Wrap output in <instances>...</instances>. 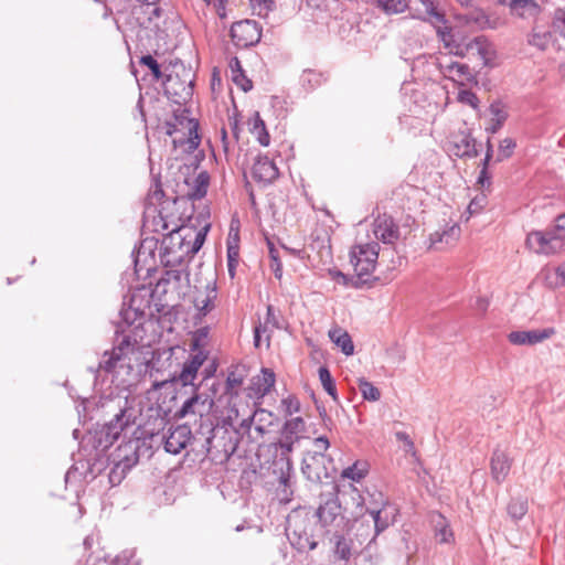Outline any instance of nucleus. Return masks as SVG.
Listing matches in <instances>:
<instances>
[{"label": "nucleus", "instance_id": "nucleus-46", "mask_svg": "<svg viewBox=\"0 0 565 565\" xmlns=\"http://www.w3.org/2000/svg\"><path fill=\"white\" fill-rule=\"evenodd\" d=\"M487 196L484 193L476 195L469 203L467 211L469 215L479 214L487 205Z\"/></svg>", "mask_w": 565, "mask_h": 565}, {"label": "nucleus", "instance_id": "nucleus-15", "mask_svg": "<svg viewBox=\"0 0 565 565\" xmlns=\"http://www.w3.org/2000/svg\"><path fill=\"white\" fill-rule=\"evenodd\" d=\"M413 17L431 23H443L446 20L441 12L437 9V0H413L412 1Z\"/></svg>", "mask_w": 565, "mask_h": 565}, {"label": "nucleus", "instance_id": "nucleus-59", "mask_svg": "<svg viewBox=\"0 0 565 565\" xmlns=\"http://www.w3.org/2000/svg\"><path fill=\"white\" fill-rule=\"evenodd\" d=\"M331 275H332L333 279H335L338 281H341L342 284L347 285L348 277L344 274H342L341 271L335 270V271H332Z\"/></svg>", "mask_w": 565, "mask_h": 565}, {"label": "nucleus", "instance_id": "nucleus-54", "mask_svg": "<svg viewBox=\"0 0 565 565\" xmlns=\"http://www.w3.org/2000/svg\"><path fill=\"white\" fill-rule=\"evenodd\" d=\"M207 6H212L220 18H225V0H203Z\"/></svg>", "mask_w": 565, "mask_h": 565}, {"label": "nucleus", "instance_id": "nucleus-12", "mask_svg": "<svg viewBox=\"0 0 565 565\" xmlns=\"http://www.w3.org/2000/svg\"><path fill=\"white\" fill-rule=\"evenodd\" d=\"M372 232L376 239L384 244H394L399 238V228L394 220L387 215H379L373 224Z\"/></svg>", "mask_w": 565, "mask_h": 565}, {"label": "nucleus", "instance_id": "nucleus-21", "mask_svg": "<svg viewBox=\"0 0 565 565\" xmlns=\"http://www.w3.org/2000/svg\"><path fill=\"white\" fill-rule=\"evenodd\" d=\"M206 360V354L202 351L196 352L191 355L182 366V370L179 374V381L182 385H191L196 377L198 371L201 369L203 363Z\"/></svg>", "mask_w": 565, "mask_h": 565}, {"label": "nucleus", "instance_id": "nucleus-50", "mask_svg": "<svg viewBox=\"0 0 565 565\" xmlns=\"http://www.w3.org/2000/svg\"><path fill=\"white\" fill-rule=\"evenodd\" d=\"M281 405L284 407V411L287 415H291L294 413L299 412L300 409V403L298 398H296L292 395L287 396L281 401Z\"/></svg>", "mask_w": 565, "mask_h": 565}, {"label": "nucleus", "instance_id": "nucleus-35", "mask_svg": "<svg viewBox=\"0 0 565 565\" xmlns=\"http://www.w3.org/2000/svg\"><path fill=\"white\" fill-rule=\"evenodd\" d=\"M250 131L256 137L257 141L262 146L267 147L269 145V142H270L269 134L266 129L264 120L260 118L258 113H256L252 119Z\"/></svg>", "mask_w": 565, "mask_h": 565}, {"label": "nucleus", "instance_id": "nucleus-5", "mask_svg": "<svg viewBox=\"0 0 565 565\" xmlns=\"http://www.w3.org/2000/svg\"><path fill=\"white\" fill-rule=\"evenodd\" d=\"M198 129L199 122L190 118L189 111L183 109L174 116V122L169 124L167 134L173 137L175 148L180 147L184 152H193L201 142Z\"/></svg>", "mask_w": 565, "mask_h": 565}, {"label": "nucleus", "instance_id": "nucleus-47", "mask_svg": "<svg viewBox=\"0 0 565 565\" xmlns=\"http://www.w3.org/2000/svg\"><path fill=\"white\" fill-rule=\"evenodd\" d=\"M458 100L462 104L469 105L473 109H477L479 105V98L477 97V95L468 89L459 90Z\"/></svg>", "mask_w": 565, "mask_h": 565}, {"label": "nucleus", "instance_id": "nucleus-17", "mask_svg": "<svg viewBox=\"0 0 565 565\" xmlns=\"http://www.w3.org/2000/svg\"><path fill=\"white\" fill-rule=\"evenodd\" d=\"M252 177L257 182L268 184L278 177V168L268 157L258 156L252 168Z\"/></svg>", "mask_w": 565, "mask_h": 565}, {"label": "nucleus", "instance_id": "nucleus-30", "mask_svg": "<svg viewBox=\"0 0 565 565\" xmlns=\"http://www.w3.org/2000/svg\"><path fill=\"white\" fill-rule=\"evenodd\" d=\"M333 555L337 559L348 563L352 556V540L335 533L332 539Z\"/></svg>", "mask_w": 565, "mask_h": 565}, {"label": "nucleus", "instance_id": "nucleus-45", "mask_svg": "<svg viewBox=\"0 0 565 565\" xmlns=\"http://www.w3.org/2000/svg\"><path fill=\"white\" fill-rule=\"evenodd\" d=\"M245 379L244 372L239 367H235L230 371L226 379V386L228 390H234L239 387Z\"/></svg>", "mask_w": 565, "mask_h": 565}, {"label": "nucleus", "instance_id": "nucleus-2", "mask_svg": "<svg viewBox=\"0 0 565 565\" xmlns=\"http://www.w3.org/2000/svg\"><path fill=\"white\" fill-rule=\"evenodd\" d=\"M210 224L200 230L192 225H174L170 232L163 235L161 241V254L169 264H180L185 258L196 254L204 244Z\"/></svg>", "mask_w": 565, "mask_h": 565}, {"label": "nucleus", "instance_id": "nucleus-20", "mask_svg": "<svg viewBox=\"0 0 565 565\" xmlns=\"http://www.w3.org/2000/svg\"><path fill=\"white\" fill-rule=\"evenodd\" d=\"M276 382L275 373L270 369H262L260 374L256 375L252 380L250 392L252 396L262 398L267 395L274 387Z\"/></svg>", "mask_w": 565, "mask_h": 565}, {"label": "nucleus", "instance_id": "nucleus-14", "mask_svg": "<svg viewBox=\"0 0 565 565\" xmlns=\"http://www.w3.org/2000/svg\"><path fill=\"white\" fill-rule=\"evenodd\" d=\"M132 424L131 415L127 414L126 409H120L115 418L107 423L103 429L105 446L113 445Z\"/></svg>", "mask_w": 565, "mask_h": 565}, {"label": "nucleus", "instance_id": "nucleus-25", "mask_svg": "<svg viewBox=\"0 0 565 565\" xmlns=\"http://www.w3.org/2000/svg\"><path fill=\"white\" fill-rule=\"evenodd\" d=\"M500 3L509 6L512 13L520 18L535 17L540 8L534 0H498Z\"/></svg>", "mask_w": 565, "mask_h": 565}, {"label": "nucleus", "instance_id": "nucleus-55", "mask_svg": "<svg viewBox=\"0 0 565 565\" xmlns=\"http://www.w3.org/2000/svg\"><path fill=\"white\" fill-rule=\"evenodd\" d=\"M313 446L316 448L315 451H320V452L324 454L329 449L330 443L327 437L321 436V437L313 439Z\"/></svg>", "mask_w": 565, "mask_h": 565}, {"label": "nucleus", "instance_id": "nucleus-19", "mask_svg": "<svg viewBox=\"0 0 565 565\" xmlns=\"http://www.w3.org/2000/svg\"><path fill=\"white\" fill-rule=\"evenodd\" d=\"M512 460L502 450H494L490 459V473L497 483H502L509 476Z\"/></svg>", "mask_w": 565, "mask_h": 565}, {"label": "nucleus", "instance_id": "nucleus-61", "mask_svg": "<svg viewBox=\"0 0 565 565\" xmlns=\"http://www.w3.org/2000/svg\"><path fill=\"white\" fill-rule=\"evenodd\" d=\"M268 247H269V258H270V262L278 260L279 259L278 250L274 247V245L271 243H268Z\"/></svg>", "mask_w": 565, "mask_h": 565}, {"label": "nucleus", "instance_id": "nucleus-41", "mask_svg": "<svg viewBox=\"0 0 565 565\" xmlns=\"http://www.w3.org/2000/svg\"><path fill=\"white\" fill-rule=\"evenodd\" d=\"M527 512V503L525 500H511L508 505V513L509 515L518 521L521 520Z\"/></svg>", "mask_w": 565, "mask_h": 565}, {"label": "nucleus", "instance_id": "nucleus-28", "mask_svg": "<svg viewBox=\"0 0 565 565\" xmlns=\"http://www.w3.org/2000/svg\"><path fill=\"white\" fill-rule=\"evenodd\" d=\"M163 82L164 92L171 96H180L186 98L191 95V81L179 83L178 76L169 74Z\"/></svg>", "mask_w": 565, "mask_h": 565}, {"label": "nucleus", "instance_id": "nucleus-7", "mask_svg": "<svg viewBox=\"0 0 565 565\" xmlns=\"http://www.w3.org/2000/svg\"><path fill=\"white\" fill-rule=\"evenodd\" d=\"M316 515L321 526L328 531H343L349 524V520L345 518L337 497L323 501L317 509Z\"/></svg>", "mask_w": 565, "mask_h": 565}, {"label": "nucleus", "instance_id": "nucleus-13", "mask_svg": "<svg viewBox=\"0 0 565 565\" xmlns=\"http://www.w3.org/2000/svg\"><path fill=\"white\" fill-rule=\"evenodd\" d=\"M555 334L554 328L512 331L508 340L514 345H535L552 338Z\"/></svg>", "mask_w": 565, "mask_h": 565}, {"label": "nucleus", "instance_id": "nucleus-63", "mask_svg": "<svg viewBox=\"0 0 565 565\" xmlns=\"http://www.w3.org/2000/svg\"><path fill=\"white\" fill-rule=\"evenodd\" d=\"M396 437H397V439L408 444L409 446H413V443H412V440L409 439V436L406 433L398 431L396 434Z\"/></svg>", "mask_w": 565, "mask_h": 565}, {"label": "nucleus", "instance_id": "nucleus-23", "mask_svg": "<svg viewBox=\"0 0 565 565\" xmlns=\"http://www.w3.org/2000/svg\"><path fill=\"white\" fill-rule=\"evenodd\" d=\"M450 151L457 157H475L476 141L470 134L460 132L451 138Z\"/></svg>", "mask_w": 565, "mask_h": 565}, {"label": "nucleus", "instance_id": "nucleus-9", "mask_svg": "<svg viewBox=\"0 0 565 565\" xmlns=\"http://www.w3.org/2000/svg\"><path fill=\"white\" fill-rule=\"evenodd\" d=\"M306 520L300 516L298 512L288 515L286 524V534L290 543L299 551H312L317 547L318 543L307 533L302 525Z\"/></svg>", "mask_w": 565, "mask_h": 565}, {"label": "nucleus", "instance_id": "nucleus-58", "mask_svg": "<svg viewBox=\"0 0 565 565\" xmlns=\"http://www.w3.org/2000/svg\"><path fill=\"white\" fill-rule=\"evenodd\" d=\"M270 269L271 271L274 273L275 277L277 279H281L282 277V265H281V262L280 259L276 260V262H270Z\"/></svg>", "mask_w": 565, "mask_h": 565}, {"label": "nucleus", "instance_id": "nucleus-16", "mask_svg": "<svg viewBox=\"0 0 565 565\" xmlns=\"http://www.w3.org/2000/svg\"><path fill=\"white\" fill-rule=\"evenodd\" d=\"M461 228L457 224L447 226L441 231H436L429 236V249L441 250L454 246L460 238Z\"/></svg>", "mask_w": 565, "mask_h": 565}, {"label": "nucleus", "instance_id": "nucleus-49", "mask_svg": "<svg viewBox=\"0 0 565 565\" xmlns=\"http://www.w3.org/2000/svg\"><path fill=\"white\" fill-rule=\"evenodd\" d=\"M141 64L148 66L153 75V77L159 81L163 78V75L160 71V66L158 62L151 55H145L140 60Z\"/></svg>", "mask_w": 565, "mask_h": 565}, {"label": "nucleus", "instance_id": "nucleus-60", "mask_svg": "<svg viewBox=\"0 0 565 565\" xmlns=\"http://www.w3.org/2000/svg\"><path fill=\"white\" fill-rule=\"evenodd\" d=\"M266 416L270 417L271 413H269L265 409H258L254 413V417L257 418V420H259V422L265 420Z\"/></svg>", "mask_w": 565, "mask_h": 565}, {"label": "nucleus", "instance_id": "nucleus-62", "mask_svg": "<svg viewBox=\"0 0 565 565\" xmlns=\"http://www.w3.org/2000/svg\"><path fill=\"white\" fill-rule=\"evenodd\" d=\"M502 128V125L497 124L495 121L490 120L489 127H487V131L490 134H495Z\"/></svg>", "mask_w": 565, "mask_h": 565}, {"label": "nucleus", "instance_id": "nucleus-51", "mask_svg": "<svg viewBox=\"0 0 565 565\" xmlns=\"http://www.w3.org/2000/svg\"><path fill=\"white\" fill-rule=\"evenodd\" d=\"M237 258H238L237 248L230 245L228 249H227V267H228V274L232 278L235 275Z\"/></svg>", "mask_w": 565, "mask_h": 565}, {"label": "nucleus", "instance_id": "nucleus-48", "mask_svg": "<svg viewBox=\"0 0 565 565\" xmlns=\"http://www.w3.org/2000/svg\"><path fill=\"white\" fill-rule=\"evenodd\" d=\"M553 29L565 38V7L557 9L554 13Z\"/></svg>", "mask_w": 565, "mask_h": 565}, {"label": "nucleus", "instance_id": "nucleus-56", "mask_svg": "<svg viewBox=\"0 0 565 565\" xmlns=\"http://www.w3.org/2000/svg\"><path fill=\"white\" fill-rule=\"evenodd\" d=\"M492 151H493V149H492V145H491L490 140H488V142H487V152H486V157H484V159H483V169H482V171H481V175H480V178H479V181H480L481 183H483V177H484V174H486V170H487V167H488V164H489V161H490V159H491V157H492Z\"/></svg>", "mask_w": 565, "mask_h": 565}, {"label": "nucleus", "instance_id": "nucleus-6", "mask_svg": "<svg viewBox=\"0 0 565 565\" xmlns=\"http://www.w3.org/2000/svg\"><path fill=\"white\" fill-rule=\"evenodd\" d=\"M380 246L376 242L358 243L351 247L350 263L361 284L369 281L374 273Z\"/></svg>", "mask_w": 565, "mask_h": 565}, {"label": "nucleus", "instance_id": "nucleus-52", "mask_svg": "<svg viewBox=\"0 0 565 565\" xmlns=\"http://www.w3.org/2000/svg\"><path fill=\"white\" fill-rule=\"evenodd\" d=\"M152 224L153 232L162 233L163 235H166L164 232L169 233L171 230L168 221L162 216V214H159L157 217H154Z\"/></svg>", "mask_w": 565, "mask_h": 565}, {"label": "nucleus", "instance_id": "nucleus-22", "mask_svg": "<svg viewBox=\"0 0 565 565\" xmlns=\"http://www.w3.org/2000/svg\"><path fill=\"white\" fill-rule=\"evenodd\" d=\"M463 49H467V55H478V57L482 61L483 65H490L494 56V50L492 44L483 36H478L472 41L468 42L467 44H465Z\"/></svg>", "mask_w": 565, "mask_h": 565}, {"label": "nucleus", "instance_id": "nucleus-26", "mask_svg": "<svg viewBox=\"0 0 565 565\" xmlns=\"http://www.w3.org/2000/svg\"><path fill=\"white\" fill-rule=\"evenodd\" d=\"M217 291L214 285L207 284L204 290L200 291L194 298V306L198 311L205 316L214 308Z\"/></svg>", "mask_w": 565, "mask_h": 565}, {"label": "nucleus", "instance_id": "nucleus-57", "mask_svg": "<svg viewBox=\"0 0 565 565\" xmlns=\"http://www.w3.org/2000/svg\"><path fill=\"white\" fill-rule=\"evenodd\" d=\"M548 42V38L546 34L543 36L534 33L530 40V43L540 47H544Z\"/></svg>", "mask_w": 565, "mask_h": 565}, {"label": "nucleus", "instance_id": "nucleus-1", "mask_svg": "<svg viewBox=\"0 0 565 565\" xmlns=\"http://www.w3.org/2000/svg\"><path fill=\"white\" fill-rule=\"evenodd\" d=\"M148 300L134 292L124 301L120 310L121 338L110 352H105L99 367L117 376L129 375L141 363V351L150 343L146 341V308Z\"/></svg>", "mask_w": 565, "mask_h": 565}, {"label": "nucleus", "instance_id": "nucleus-32", "mask_svg": "<svg viewBox=\"0 0 565 565\" xmlns=\"http://www.w3.org/2000/svg\"><path fill=\"white\" fill-rule=\"evenodd\" d=\"M369 513L374 520L376 533L384 531L393 522V509L388 504L379 510H369Z\"/></svg>", "mask_w": 565, "mask_h": 565}, {"label": "nucleus", "instance_id": "nucleus-18", "mask_svg": "<svg viewBox=\"0 0 565 565\" xmlns=\"http://www.w3.org/2000/svg\"><path fill=\"white\" fill-rule=\"evenodd\" d=\"M192 437L189 426L180 425L171 429L166 437L164 449L173 455H178L184 449Z\"/></svg>", "mask_w": 565, "mask_h": 565}, {"label": "nucleus", "instance_id": "nucleus-24", "mask_svg": "<svg viewBox=\"0 0 565 565\" xmlns=\"http://www.w3.org/2000/svg\"><path fill=\"white\" fill-rule=\"evenodd\" d=\"M430 520L436 542L439 544H452L455 542V534L447 519L439 513H434Z\"/></svg>", "mask_w": 565, "mask_h": 565}, {"label": "nucleus", "instance_id": "nucleus-44", "mask_svg": "<svg viewBox=\"0 0 565 565\" xmlns=\"http://www.w3.org/2000/svg\"><path fill=\"white\" fill-rule=\"evenodd\" d=\"M275 2L273 0H250V8L253 13L258 17H267L274 9Z\"/></svg>", "mask_w": 565, "mask_h": 565}, {"label": "nucleus", "instance_id": "nucleus-31", "mask_svg": "<svg viewBox=\"0 0 565 565\" xmlns=\"http://www.w3.org/2000/svg\"><path fill=\"white\" fill-rule=\"evenodd\" d=\"M230 72L232 81L244 92H248L253 88L252 81L245 75L241 62L237 57H233L230 61Z\"/></svg>", "mask_w": 565, "mask_h": 565}, {"label": "nucleus", "instance_id": "nucleus-38", "mask_svg": "<svg viewBox=\"0 0 565 565\" xmlns=\"http://www.w3.org/2000/svg\"><path fill=\"white\" fill-rule=\"evenodd\" d=\"M201 404L204 406V401L201 398L199 394H194L192 397L188 398L181 408L178 411L177 416L180 418H184L189 415H194L198 413V405Z\"/></svg>", "mask_w": 565, "mask_h": 565}, {"label": "nucleus", "instance_id": "nucleus-8", "mask_svg": "<svg viewBox=\"0 0 565 565\" xmlns=\"http://www.w3.org/2000/svg\"><path fill=\"white\" fill-rule=\"evenodd\" d=\"M436 65L445 78L460 86L475 79L470 67L467 64L455 61L452 55L439 53L436 57Z\"/></svg>", "mask_w": 565, "mask_h": 565}, {"label": "nucleus", "instance_id": "nucleus-53", "mask_svg": "<svg viewBox=\"0 0 565 565\" xmlns=\"http://www.w3.org/2000/svg\"><path fill=\"white\" fill-rule=\"evenodd\" d=\"M351 499L355 509L359 510L356 513L360 514L363 509L364 500L361 492L355 487H351Z\"/></svg>", "mask_w": 565, "mask_h": 565}, {"label": "nucleus", "instance_id": "nucleus-10", "mask_svg": "<svg viewBox=\"0 0 565 565\" xmlns=\"http://www.w3.org/2000/svg\"><path fill=\"white\" fill-rule=\"evenodd\" d=\"M260 29L255 21L243 20L233 23L231 38L236 46L247 47L260 40Z\"/></svg>", "mask_w": 565, "mask_h": 565}, {"label": "nucleus", "instance_id": "nucleus-43", "mask_svg": "<svg viewBox=\"0 0 565 565\" xmlns=\"http://www.w3.org/2000/svg\"><path fill=\"white\" fill-rule=\"evenodd\" d=\"M490 120L503 126L508 118L505 106L500 102H494L489 107Z\"/></svg>", "mask_w": 565, "mask_h": 565}, {"label": "nucleus", "instance_id": "nucleus-34", "mask_svg": "<svg viewBox=\"0 0 565 565\" xmlns=\"http://www.w3.org/2000/svg\"><path fill=\"white\" fill-rule=\"evenodd\" d=\"M329 337L345 355L349 356L353 354L354 345L348 332L341 329H335L329 332Z\"/></svg>", "mask_w": 565, "mask_h": 565}, {"label": "nucleus", "instance_id": "nucleus-39", "mask_svg": "<svg viewBox=\"0 0 565 565\" xmlns=\"http://www.w3.org/2000/svg\"><path fill=\"white\" fill-rule=\"evenodd\" d=\"M319 380L323 390L333 398L337 399V387L330 371L326 366H321L318 371Z\"/></svg>", "mask_w": 565, "mask_h": 565}, {"label": "nucleus", "instance_id": "nucleus-33", "mask_svg": "<svg viewBox=\"0 0 565 565\" xmlns=\"http://www.w3.org/2000/svg\"><path fill=\"white\" fill-rule=\"evenodd\" d=\"M369 472V463L366 461L356 460L350 467H347L341 472V478L360 482L366 477Z\"/></svg>", "mask_w": 565, "mask_h": 565}, {"label": "nucleus", "instance_id": "nucleus-4", "mask_svg": "<svg viewBox=\"0 0 565 565\" xmlns=\"http://www.w3.org/2000/svg\"><path fill=\"white\" fill-rule=\"evenodd\" d=\"M306 431V423L301 417H294L285 422L281 429V437L276 444L281 449V458L277 462L279 467V482L286 489L290 488L292 465L289 454L292 451L295 444L302 437Z\"/></svg>", "mask_w": 565, "mask_h": 565}, {"label": "nucleus", "instance_id": "nucleus-36", "mask_svg": "<svg viewBox=\"0 0 565 565\" xmlns=\"http://www.w3.org/2000/svg\"><path fill=\"white\" fill-rule=\"evenodd\" d=\"M209 183V174L206 172H200L193 181V188L189 193V196L194 200L203 198L207 192Z\"/></svg>", "mask_w": 565, "mask_h": 565}, {"label": "nucleus", "instance_id": "nucleus-64", "mask_svg": "<svg viewBox=\"0 0 565 565\" xmlns=\"http://www.w3.org/2000/svg\"><path fill=\"white\" fill-rule=\"evenodd\" d=\"M254 333H255V335H254L255 345L259 347V344H260V328L256 327Z\"/></svg>", "mask_w": 565, "mask_h": 565}, {"label": "nucleus", "instance_id": "nucleus-27", "mask_svg": "<svg viewBox=\"0 0 565 565\" xmlns=\"http://www.w3.org/2000/svg\"><path fill=\"white\" fill-rule=\"evenodd\" d=\"M436 32L439 40L444 43L445 49L448 50L449 55L462 57L467 55V49H463L465 45L459 44L455 41L454 34L451 33V30L449 28L436 25Z\"/></svg>", "mask_w": 565, "mask_h": 565}, {"label": "nucleus", "instance_id": "nucleus-11", "mask_svg": "<svg viewBox=\"0 0 565 565\" xmlns=\"http://www.w3.org/2000/svg\"><path fill=\"white\" fill-rule=\"evenodd\" d=\"M326 454L320 451H307L302 459L301 471L311 482H320L322 478L328 477V470L324 466Z\"/></svg>", "mask_w": 565, "mask_h": 565}, {"label": "nucleus", "instance_id": "nucleus-29", "mask_svg": "<svg viewBox=\"0 0 565 565\" xmlns=\"http://www.w3.org/2000/svg\"><path fill=\"white\" fill-rule=\"evenodd\" d=\"M540 275L543 278L544 284L551 289L565 286V260L555 267L554 270L548 268L542 269Z\"/></svg>", "mask_w": 565, "mask_h": 565}, {"label": "nucleus", "instance_id": "nucleus-3", "mask_svg": "<svg viewBox=\"0 0 565 565\" xmlns=\"http://www.w3.org/2000/svg\"><path fill=\"white\" fill-rule=\"evenodd\" d=\"M526 247L537 255L553 256L565 250V214L557 216L545 230L531 231L526 235Z\"/></svg>", "mask_w": 565, "mask_h": 565}, {"label": "nucleus", "instance_id": "nucleus-42", "mask_svg": "<svg viewBox=\"0 0 565 565\" xmlns=\"http://www.w3.org/2000/svg\"><path fill=\"white\" fill-rule=\"evenodd\" d=\"M515 147L516 142L514 139L509 137L502 139L499 143L497 160L503 161L509 159L513 154Z\"/></svg>", "mask_w": 565, "mask_h": 565}, {"label": "nucleus", "instance_id": "nucleus-40", "mask_svg": "<svg viewBox=\"0 0 565 565\" xmlns=\"http://www.w3.org/2000/svg\"><path fill=\"white\" fill-rule=\"evenodd\" d=\"M377 6L386 13H401L407 8L406 0H376Z\"/></svg>", "mask_w": 565, "mask_h": 565}, {"label": "nucleus", "instance_id": "nucleus-37", "mask_svg": "<svg viewBox=\"0 0 565 565\" xmlns=\"http://www.w3.org/2000/svg\"><path fill=\"white\" fill-rule=\"evenodd\" d=\"M358 387L364 399L376 402L381 397L379 388L363 377L358 379Z\"/></svg>", "mask_w": 565, "mask_h": 565}]
</instances>
